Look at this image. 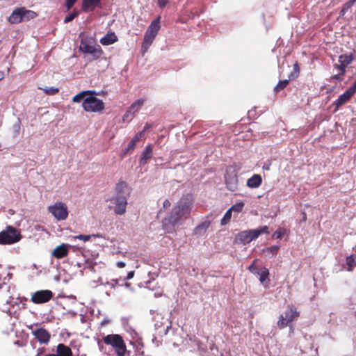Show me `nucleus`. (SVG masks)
Listing matches in <instances>:
<instances>
[{
    "label": "nucleus",
    "instance_id": "obj_1",
    "mask_svg": "<svg viewBox=\"0 0 356 356\" xmlns=\"http://www.w3.org/2000/svg\"><path fill=\"white\" fill-rule=\"evenodd\" d=\"M105 344L111 347L117 356H129L131 351L127 350L124 338L118 334H110L103 337Z\"/></svg>",
    "mask_w": 356,
    "mask_h": 356
},
{
    "label": "nucleus",
    "instance_id": "obj_2",
    "mask_svg": "<svg viewBox=\"0 0 356 356\" xmlns=\"http://www.w3.org/2000/svg\"><path fill=\"white\" fill-rule=\"evenodd\" d=\"M127 184L124 181L118 183L116 186L117 195L107 200V202H110L111 204H113V206L109 205V207L113 209L116 215L121 216L126 212L127 197L121 193L122 190L127 188Z\"/></svg>",
    "mask_w": 356,
    "mask_h": 356
},
{
    "label": "nucleus",
    "instance_id": "obj_3",
    "mask_svg": "<svg viewBox=\"0 0 356 356\" xmlns=\"http://www.w3.org/2000/svg\"><path fill=\"white\" fill-rule=\"evenodd\" d=\"M22 238L20 230L11 225H7L5 229L0 232V245H12Z\"/></svg>",
    "mask_w": 356,
    "mask_h": 356
},
{
    "label": "nucleus",
    "instance_id": "obj_4",
    "mask_svg": "<svg viewBox=\"0 0 356 356\" xmlns=\"http://www.w3.org/2000/svg\"><path fill=\"white\" fill-rule=\"evenodd\" d=\"M300 316L299 312L293 305H289L284 312V315L281 314L277 321V326L280 329H283L286 326H291V323L297 319Z\"/></svg>",
    "mask_w": 356,
    "mask_h": 356
},
{
    "label": "nucleus",
    "instance_id": "obj_5",
    "mask_svg": "<svg viewBox=\"0 0 356 356\" xmlns=\"http://www.w3.org/2000/svg\"><path fill=\"white\" fill-rule=\"evenodd\" d=\"M182 218H186L179 207L175 206L169 216L163 220V226L165 229H168L169 226L173 228L176 225L181 223Z\"/></svg>",
    "mask_w": 356,
    "mask_h": 356
},
{
    "label": "nucleus",
    "instance_id": "obj_6",
    "mask_svg": "<svg viewBox=\"0 0 356 356\" xmlns=\"http://www.w3.org/2000/svg\"><path fill=\"white\" fill-rule=\"evenodd\" d=\"M249 270L255 275H258L259 276L260 282L264 285L268 286L269 284V271L268 269L263 267L261 261L258 260H254L252 264L248 267Z\"/></svg>",
    "mask_w": 356,
    "mask_h": 356
},
{
    "label": "nucleus",
    "instance_id": "obj_7",
    "mask_svg": "<svg viewBox=\"0 0 356 356\" xmlns=\"http://www.w3.org/2000/svg\"><path fill=\"white\" fill-rule=\"evenodd\" d=\"M83 108L86 112L97 113L104 109V103L93 95L86 97L82 103Z\"/></svg>",
    "mask_w": 356,
    "mask_h": 356
},
{
    "label": "nucleus",
    "instance_id": "obj_8",
    "mask_svg": "<svg viewBox=\"0 0 356 356\" xmlns=\"http://www.w3.org/2000/svg\"><path fill=\"white\" fill-rule=\"evenodd\" d=\"M47 210L57 220H65L68 216L67 207L61 202H57L49 206Z\"/></svg>",
    "mask_w": 356,
    "mask_h": 356
},
{
    "label": "nucleus",
    "instance_id": "obj_9",
    "mask_svg": "<svg viewBox=\"0 0 356 356\" xmlns=\"http://www.w3.org/2000/svg\"><path fill=\"white\" fill-rule=\"evenodd\" d=\"M160 21L161 17L159 16L148 26L144 37L145 44H151L153 42L160 29Z\"/></svg>",
    "mask_w": 356,
    "mask_h": 356
},
{
    "label": "nucleus",
    "instance_id": "obj_10",
    "mask_svg": "<svg viewBox=\"0 0 356 356\" xmlns=\"http://www.w3.org/2000/svg\"><path fill=\"white\" fill-rule=\"evenodd\" d=\"M244 204L243 202H239L237 203L229 208L225 214L224 215L223 218L221 219L220 225H225L228 224L231 220V218H236L238 217V215L241 213L243 209Z\"/></svg>",
    "mask_w": 356,
    "mask_h": 356
},
{
    "label": "nucleus",
    "instance_id": "obj_11",
    "mask_svg": "<svg viewBox=\"0 0 356 356\" xmlns=\"http://www.w3.org/2000/svg\"><path fill=\"white\" fill-rule=\"evenodd\" d=\"M54 296L50 290H39L31 295V300L34 304H43L49 302Z\"/></svg>",
    "mask_w": 356,
    "mask_h": 356
},
{
    "label": "nucleus",
    "instance_id": "obj_12",
    "mask_svg": "<svg viewBox=\"0 0 356 356\" xmlns=\"http://www.w3.org/2000/svg\"><path fill=\"white\" fill-rule=\"evenodd\" d=\"M79 49L89 60L99 58L103 53L101 46H79Z\"/></svg>",
    "mask_w": 356,
    "mask_h": 356
},
{
    "label": "nucleus",
    "instance_id": "obj_13",
    "mask_svg": "<svg viewBox=\"0 0 356 356\" xmlns=\"http://www.w3.org/2000/svg\"><path fill=\"white\" fill-rule=\"evenodd\" d=\"M193 204V200L191 195L183 196L177 202V207L186 215V218L190 216Z\"/></svg>",
    "mask_w": 356,
    "mask_h": 356
},
{
    "label": "nucleus",
    "instance_id": "obj_14",
    "mask_svg": "<svg viewBox=\"0 0 356 356\" xmlns=\"http://www.w3.org/2000/svg\"><path fill=\"white\" fill-rule=\"evenodd\" d=\"M32 334L41 344H48L51 339L50 332L42 327L33 330Z\"/></svg>",
    "mask_w": 356,
    "mask_h": 356
},
{
    "label": "nucleus",
    "instance_id": "obj_15",
    "mask_svg": "<svg viewBox=\"0 0 356 356\" xmlns=\"http://www.w3.org/2000/svg\"><path fill=\"white\" fill-rule=\"evenodd\" d=\"M268 226H262L255 229H250L246 232V241L250 242L254 239L258 238L262 234H268Z\"/></svg>",
    "mask_w": 356,
    "mask_h": 356
},
{
    "label": "nucleus",
    "instance_id": "obj_16",
    "mask_svg": "<svg viewBox=\"0 0 356 356\" xmlns=\"http://www.w3.org/2000/svg\"><path fill=\"white\" fill-rule=\"evenodd\" d=\"M70 245L67 243H62L56 247L52 251V256L56 259H62L67 257L69 254V248Z\"/></svg>",
    "mask_w": 356,
    "mask_h": 356
},
{
    "label": "nucleus",
    "instance_id": "obj_17",
    "mask_svg": "<svg viewBox=\"0 0 356 356\" xmlns=\"http://www.w3.org/2000/svg\"><path fill=\"white\" fill-rule=\"evenodd\" d=\"M47 356H73V353L69 346L58 343L56 346V353L48 354Z\"/></svg>",
    "mask_w": 356,
    "mask_h": 356
},
{
    "label": "nucleus",
    "instance_id": "obj_18",
    "mask_svg": "<svg viewBox=\"0 0 356 356\" xmlns=\"http://www.w3.org/2000/svg\"><path fill=\"white\" fill-rule=\"evenodd\" d=\"M353 96L348 92L347 90H346L343 94H341L338 99H337L333 104L336 107V110H337L339 107H341L342 105L348 102L350 98Z\"/></svg>",
    "mask_w": 356,
    "mask_h": 356
},
{
    "label": "nucleus",
    "instance_id": "obj_19",
    "mask_svg": "<svg viewBox=\"0 0 356 356\" xmlns=\"http://www.w3.org/2000/svg\"><path fill=\"white\" fill-rule=\"evenodd\" d=\"M100 4V0H83V10L84 12H92Z\"/></svg>",
    "mask_w": 356,
    "mask_h": 356
},
{
    "label": "nucleus",
    "instance_id": "obj_20",
    "mask_svg": "<svg viewBox=\"0 0 356 356\" xmlns=\"http://www.w3.org/2000/svg\"><path fill=\"white\" fill-rule=\"evenodd\" d=\"M262 183V178L260 175L254 174L246 181V185L252 188H258Z\"/></svg>",
    "mask_w": 356,
    "mask_h": 356
},
{
    "label": "nucleus",
    "instance_id": "obj_21",
    "mask_svg": "<svg viewBox=\"0 0 356 356\" xmlns=\"http://www.w3.org/2000/svg\"><path fill=\"white\" fill-rule=\"evenodd\" d=\"M152 156V147L151 145H148L146 146L145 149L141 154L140 159V164L145 165L147 163V161L151 159Z\"/></svg>",
    "mask_w": 356,
    "mask_h": 356
},
{
    "label": "nucleus",
    "instance_id": "obj_22",
    "mask_svg": "<svg viewBox=\"0 0 356 356\" xmlns=\"http://www.w3.org/2000/svg\"><path fill=\"white\" fill-rule=\"evenodd\" d=\"M118 40V37L115 34V33H108L104 37L100 39V42L102 44H111Z\"/></svg>",
    "mask_w": 356,
    "mask_h": 356
},
{
    "label": "nucleus",
    "instance_id": "obj_23",
    "mask_svg": "<svg viewBox=\"0 0 356 356\" xmlns=\"http://www.w3.org/2000/svg\"><path fill=\"white\" fill-rule=\"evenodd\" d=\"M22 16L23 15H22V11H21V8H18L13 12V13L10 15V17L8 18V21L11 24L19 23L22 21H23Z\"/></svg>",
    "mask_w": 356,
    "mask_h": 356
},
{
    "label": "nucleus",
    "instance_id": "obj_24",
    "mask_svg": "<svg viewBox=\"0 0 356 356\" xmlns=\"http://www.w3.org/2000/svg\"><path fill=\"white\" fill-rule=\"evenodd\" d=\"M96 94L97 92L95 90H83L74 96L72 98V102L74 103H79L82 100L83 101V99L86 98V95H94Z\"/></svg>",
    "mask_w": 356,
    "mask_h": 356
},
{
    "label": "nucleus",
    "instance_id": "obj_25",
    "mask_svg": "<svg viewBox=\"0 0 356 356\" xmlns=\"http://www.w3.org/2000/svg\"><path fill=\"white\" fill-rule=\"evenodd\" d=\"M144 103L145 100L143 99H139L129 107L128 109L129 110V112L131 113L132 115H134V114L140 108Z\"/></svg>",
    "mask_w": 356,
    "mask_h": 356
},
{
    "label": "nucleus",
    "instance_id": "obj_26",
    "mask_svg": "<svg viewBox=\"0 0 356 356\" xmlns=\"http://www.w3.org/2000/svg\"><path fill=\"white\" fill-rule=\"evenodd\" d=\"M225 179L227 187L231 191H234L236 188L237 184V179L236 175L229 179L228 178L227 174H226L225 176Z\"/></svg>",
    "mask_w": 356,
    "mask_h": 356
},
{
    "label": "nucleus",
    "instance_id": "obj_27",
    "mask_svg": "<svg viewBox=\"0 0 356 356\" xmlns=\"http://www.w3.org/2000/svg\"><path fill=\"white\" fill-rule=\"evenodd\" d=\"M353 60L352 54H343L339 57V63H341L346 67L352 63Z\"/></svg>",
    "mask_w": 356,
    "mask_h": 356
},
{
    "label": "nucleus",
    "instance_id": "obj_28",
    "mask_svg": "<svg viewBox=\"0 0 356 356\" xmlns=\"http://www.w3.org/2000/svg\"><path fill=\"white\" fill-rule=\"evenodd\" d=\"M22 19L29 20L36 17V13L32 10H26L24 8H21Z\"/></svg>",
    "mask_w": 356,
    "mask_h": 356
},
{
    "label": "nucleus",
    "instance_id": "obj_29",
    "mask_svg": "<svg viewBox=\"0 0 356 356\" xmlns=\"http://www.w3.org/2000/svg\"><path fill=\"white\" fill-rule=\"evenodd\" d=\"M300 69L298 63H295L293 65V70L289 75V80H294L298 78L300 74Z\"/></svg>",
    "mask_w": 356,
    "mask_h": 356
},
{
    "label": "nucleus",
    "instance_id": "obj_30",
    "mask_svg": "<svg viewBox=\"0 0 356 356\" xmlns=\"http://www.w3.org/2000/svg\"><path fill=\"white\" fill-rule=\"evenodd\" d=\"M38 89L43 90L47 95H54L59 92V89L54 87H38Z\"/></svg>",
    "mask_w": 356,
    "mask_h": 356
},
{
    "label": "nucleus",
    "instance_id": "obj_31",
    "mask_svg": "<svg viewBox=\"0 0 356 356\" xmlns=\"http://www.w3.org/2000/svg\"><path fill=\"white\" fill-rule=\"evenodd\" d=\"M291 80L286 79V80H282L278 82V83L275 86L274 88V91L275 92H277L283 89H284L288 85Z\"/></svg>",
    "mask_w": 356,
    "mask_h": 356
},
{
    "label": "nucleus",
    "instance_id": "obj_32",
    "mask_svg": "<svg viewBox=\"0 0 356 356\" xmlns=\"http://www.w3.org/2000/svg\"><path fill=\"white\" fill-rule=\"evenodd\" d=\"M280 247L278 245H272L269 248H267L266 250V252H267L268 254H270L272 255H274L277 254Z\"/></svg>",
    "mask_w": 356,
    "mask_h": 356
},
{
    "label": "nucleus",
    "instance_id": "obj_33",
    "mask_svg": "<svg viewBox=\"0 0 356 356\" xmlns=\"http://www.w3.org/2000/svg\"><path fill=\"white\" fill-rule=\"evenodd\" d=\"M93 236L95 237V235H83V234H79L77 236H74V238L75 239H79L83 240V241H88L90 239V238Z\"/></svg>",
    "mask_w": 356,
    "mask_h": 356
},
{
    "label": "nucleus",
    "instance_id": "obj_34",
    "mask_svg": "<svg viewBox=\"0 0 356 356\" xmlns=\"http://www.w3.org/2000/svg\"><path fill=\"white\" fill-rule=\"evenodd\" d=\"M345 74L346 73H341V72H339L338 74H334V75H332L330 78L331 80H337V81H342L343 79H344V76H345Z\"/></svg>",
    "mask_w": 356,
    "mask_h": 356
},
{
    "label": "nucleus",
    "instance_id": "obj_35",
    "mask_svg": "<svg viewBox=\"0 0 356 356\" xmlns=\"http://www.w3.org/2000/svg\"><path fill=\"white\" fill-rule=\"evenodd\" d=\"M77 15H78V13L76 12H72V13L68 14L65 17L64 22L67 23L69 22L72 21L77 16Z\"/></svg>",
    "mask_w": 356,
    "mask_h": 356
},
{
    "label": "nucleus",
    "instance_id": "obj_36",
    "mask_svg": "<svg viewBox=\"0 0 356 356\" xmlns=\"http://www.w3.org/2000/svg\"><path fill=\"white\" fill-rule=\"evenodd\" d=\"M245 240V232H240L235 238V242L236 243H243Z\"/></svg>",
    "mask_w": 356,
    "mask_h": 356
},
{
    "label": "nucleus",
    "instance_id": "obj_37",
    "mask_svg": "<svg viewBox=\"0 0 356 356\" xmlns=\"http://www.w3.org/2000/svg\"><path fill=\"white\" fill-rule=\"evenodd\" d=\"M333 67L334 69L339 70V72H341V73L346 72V67L340 63L334 64Z\"/></svg>",
    "mask_w": 356,
    "mask_h": 356
},
{
    "label": "nucleus",
    "instance_id": "obj_38",
    "mask_svg": "<svg viewBox=\"0 0 356 356\" xmlns=\"http://www.w3.org/2000/svg\"><path fill=\"white\" fill-rule=\"evenodd\" d=\"M136 145L134 141H130L127 145V147L123 151V154H127L129 151H133L135 149Z\"/></svg>",
    "mask_w": 356,
    "mask_h": 356
},
{
    "label": "nucleus",
    "instance_id": "obj_39",
    "mask_svg": "<svg viewBox=\"0 0 356 356\" xmlns=\"http://www.w3.org/2000/svg\"><path fill=\"white\" fill-rule=\"evenodd\" d=\"M283 235H284V230L282 229H279L273 233V238H276V239L280 238L282 237Z\"/></svg>",
    "mask_w": 356,
    "mask_h": 356
},
{
    "label": "nucleus",
    "instance_id": "obj_40",
    "mask_svg": "<svg viewBox=\"0 0 356 356\" xmlns=\"http://www.w3.org/2000/svg\"><path fill=\"white\" fill-rule=\"evenodd\" d=\"M144 136L143 132L137 133L135 136L132 138L131 141L136 145V143Z\"/></svg>",
    "mask_w": 356,
    "mask_h": 356
},
{
    "label": "nucleus",
    "instance_id": "obj_41",
    "mask_svg": "<svg viewBox=\"0 0 356 356\" xmlns=\"http://www.w3.org/2000/svg\"><path fill=\"white\" fill-rule=\"evenodd\" d=\"M119 280L118 279H113L110 282L106 283V285L110 286L111 288H115L118 284Z\"/></svg>",
    "mask_w": 356,
    "mask_h": 356
},
{
    "label": "nucleus",
    "instance_id": "obj_42",
    "mask_svg": "<svg viewBox=\"0 0 356 356\" xmlns=\"http://www.w3.org/2000/svg\"><path fill=\"white\" fill-rule=\"evenodd\" d=\"M134 115H132L131 113L129 112V110L128 109L127 112L123 115L122 120L123 121H126L128 120H131Z\"/></svg>",
    "mask_w": 356,
    "mask_h": 356
},
{
    "label": "nucleus",
    "instance_id": "obj_43",
    "mask_svg": "<svg viewBox=\"0 0 356 356\" xmlns=\"http://www.w3.org/2000/svg\"><path fill=\"white\" fill-rule=\"evenodd\" d=\"M355 2L356 0H349L348 2L343 4L344 9L349 10Z\"/></svg>",
    "mask_w": 356,
    "mask_h": 356
},
{
    "label": "nucleus",
    "instance_id": "obj_44",
    "mask_svg": "<svg viewBox=\"0 0 356 356\" xmlns=\"http://www.w3.org/2000/svg\"><path fill=\"white\" fill-rule=\"evenodd\" d=\"M169 0H157L158 6L160 8H163L168 4Z\"/></svg>",
    "mask_w": 356,
    "mask_h": 356
},
{
    "label": "nucleus",
    "instance_id": "obj_45",
    "mask_svg": "<svg viewBox=\"0 0 356 356\" xmlns=\"http://www.w3.org/2000/svg\"><path fill=\"white\" fill-rule=\"evenodd\" d=\"M350 94L353 96L356 92V81L354 82L353 85L346 90Z\"/></svg>",
    "mask_w": 356,
    "mask_h": 356
},
{
    "label": "nucleus",
    "instance_id": "obj_46",
    "mask_svg": "<svg viewBox=\"0 0 356 356\" xmlns=\"http://www.w3.org/2000/svg\"><path fill=\"white\" fill-rule=\"evenodd\" d=\"M93 43H95V41L94 40V39L92 38H90L88 42H86L83 38H82L81 40V45H83V44H92Z\"/></svg>",
    "mask_w": 356,
    "mask_h": 356
},
{
    "label": "nucleus",
    "instance_id": "obj_47",
    "mask_svg": "<svg viewBox=\"0 0 356 356\" xmlns=\"http://www.w3.org/2000/svg\"><path fill=\"white\" fill-rule=\"evenodd\" d=\"M76 1V0H66V7L67 8V9H70L71 8L74 4L75 3V2Z\"/></svg>",
    "mask_w": 356,
    "mask_h": 356
},
{
    "label": "nucleus",
    "instance_id": "obj_48",
    "mask_svg": "<svg viewBox=\"0 0 356 356\" xmlns=\"http://www.w3.org/2000/svg\"><path fill=\"white\" fill-rule=\"evenodd\" d=\"M171 205L170 202L168 200H165L163 203V209H166Z\"/></svg>",
    "mask_w": 356,
    "mask_h": 356
},
{
    "label": "nucleus",
    "instance_id": "obj_49",
    "mask_svg": "<svg viewBox=\"0 0 356 356\" xmlns=\"http://www.w3.org/2000/svg\"><path fill=\"white\" fill-rule=\"evenodd\" d=\"M134 271H130L127 273V277L124 279V280H131L134 277Z\"/></svg>",
    "mask_w": 356,
    "mask_h": 356
},
{
    "label": "nucleus",
    "instance_id": "obj_50",
    "mask_svg": "<svg viewBox=\"0 0 356 356\" xmlns=\"http://www.w3.org/2000/svg\"><path fill=\"white\" fill-rule=\"evenodd\" d=\"M254 117H255L254 111H249L248 112V118H254Z\"/></svg>",
    "mask_w": 356,
    "mask_h": 356
},
{
    "label": "nucleus",
    "instance_id": "obj_51",
    "mask_svg": "<svg viewBox=\"0 0 356 356\" xmlns=\"http://www.w3.org/2000/svg\"><path fill=\"white\" fill-rule=\"evenodd\" d=\"M116 265H117V266H118V268H124V267H125V266H126L125 263H124V262H123V261H118V262H117V264H116Z\"/></svg>",
    "mask_w": 356,
    "mask_h": 356
},
{
    "label": "nucleus",
    "instance_id": "obj_52",
    "mask_svg": "<svg viewBox=\"0 0 356 356\" xmlns=\"http://www.w3.org/2000/svg\"><path fill=\"white\" fill-rule=\"evenodd\" d=\"M150 127V126L147 124H146L143 129V131H141L140 132H143V134H145V132Z\"/></svg>",
    "mask_w": 356,
    "mask_h": 356
},
{
    "label": "nucleus",
    "instance_id": "obj_53",
    "mask_svg": "<svg viewBox=\"0 0 356 356\" xmlns=\"http://www.w3.org/2000/svg\"><path fill=\"white\" fill-rule=\"evenodd\" d=\"M147 50V46H142V49H141V51H142V54H144L145 52H146Z\"/></svg>",
    "mask_w": 356,
    "mask_h": 356
},
{
    "label": "nucleus",
    "instance_id": "obj_54",
    "mask_svg": "<svg viewBox=\"0 0 356 356\" xmlns=\"http://www.w3.org/2000/svg\"><path fill=\"white\" fill-rule=\"evenodd\" d=\"M346 11H348V10L344 9V6H343V7H342V8L341 10L340 14L343 15L346 13Z\"/></svg>",
    "mask_w": 356,
    "mask_h": 356
},
{
    "label": "nucleus",
    "instance_id": "obj_55",
    "mask_svg": "<svg viewBox=\"0 0 356 356\" xmlns=\"http://www.w3.org/2000/svg\"><path fill=\"white\" fill-rule=\"evenodd\" d=\"M4 76H5L4 72L3 71L0 70V81L3 79Z\"/></svg>",
    "mask_w": 356,
    "mask_h": 356
},
{
    "label": "nucleus",
    "instance_id": "obj_56",
    "mask_svg": "<svg viewBox=\"0 0 356 356\" xmlns=\"http://www.w3.org/2000/svg\"><path fill=\"white\" fill-rule=\"evenodd\" d=\"M351 262H353V258H348V265H349L350 266H351Z\"/></svg>",
    "mask_w": 356,
    "mask_h": 356
},
{
    "label": "nucleus",
    "instance_id": "obj_57",
    "mask_svg": "<svg viewBox=\"0 0 356 356\" xmlns=\"http://www.w3.org/2000/svg\"><path fill=\"white\" fill-rule=\"evenodd\" d=\"M302 214H303V216H302V220H303V221H306V220H307V216H306L305 212H303V213H302Z\"/></svg>",
    "mask_w": 356,
    "mask_h": 356
}]
</instances>
